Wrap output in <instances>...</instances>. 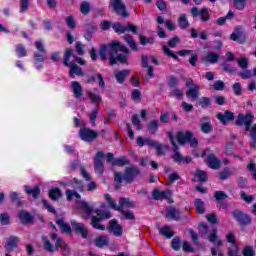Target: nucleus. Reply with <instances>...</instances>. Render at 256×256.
Listing matches in <instances>:
<instances>
[{"instance_id":"nucleus-1","label":"nucleus","mask_w":256,"mask_h":256,"mask_svg":"<svg viewBox=\"0 0 256 256\" xmlns=\"http://www.w3.org/2000/svg\"><path fill=\"white\" fill-rule=\"evenodd\" d=\"M253 119H255V115L251 112L246 114L239 113L236 118L235 125L236 127L245 126V131L250 132V147L256 150V124L253 125ZM251 125L253 126L251 127Z\"/></svg>"},{"instance_id":"nucleus-2","label":"nucleus","mask_w":256,"mask_h":256,"mask_svg":"<svg viewBox=\"0 0 256 256\" xmlns=\"http://www.w3.org/2000/svg\"><path fill=\"white\" fill-rule=\"evenodd\" d=\"M121 51L124 55H130L131 50L125 45H121L119 40H112L110 44H102L99 49L101 61H107V55H117Z\"/></svg>"},{"instance_id":"nucleus-3","label":"nucleus","mask_w":256,"mask_h":256,"mask_svg":"<svg viewBox=\"0 0 256 256\" xmlns=\"http://www.w3.org/2000/svg\"><path fill=\"white\" fill-rule=\"evenodd\" d=\"M141 170L137 168V166H130L125 169L124 175L121 172H114V181L116 183L115 189L119 191L121 189V183H123V179L126 183H133L136 177L140 175Z\"/></svg>"},{"instance_id":"nucleus-4","label":"nucleus","mask_w":256,"mask_h":256,"mask_svg":"<svg viewBox=\"0 0 256 256\" xmlns=\"http://www.w3.org/2000/svg\"><path fill=\"white\" fill-rule=\"evenodd\" d=\"M72 55H73V49L66 48L64 51L63 65L65 67H70L69 77L71 79H75V75H77L78 77H83V75H85V72H83V69L81 67L71 62Z\"/></svg>"},{"instance_id":"nucleus-5","label":"nucleus","mask_w":256,"mask_h":256,"mask_svg":"<svg viewBox=\"0 0 256 256\" xmlns=\"http://www.w3.org/2000/svg\"><path fill=\"white\" fill-rule=\"evenodd\" d=\"M108 9L111 13H114V15L122 17V19H129L130 13L125 3H123V0H110Z\"/></svg>"},{"instance_id":"nucleus-6","label":"nucleus","mask_w":256,"mask_h":256,"mask_svg":"<svg viewBox=\"0 0 256 256\" xmlns=\"http://www.w3.org/2000/svg\"><path fill=\"white\" fill-rule=\"evenodd\" d=\"M176 139L179 145H187V143L192 147L193 149L197 148L199 146V140L197 138L193 137V132L191 130H187L186 132L178 131L176 133Z\"/></svg>"},{"instance_id":"nucleus-7","label":"nucleus","mask_w":256,"mask_h":256,"mask_svg":"<svg viewBox=\"0 0 256 256\" xmlns=\"http://www.w3.org/2000/svg\"><path fill=\"white\" fill-rule=\"evenodd\" d=\"M232 216L236 219L238 225L240 227H247V225H251L253 219L251 215L241 211V210H234L232 211Z\"/></svg>"},{"instance_id":"nucleus-8","label":"nucleus","mask_w":256,"mask_h":256,"mask_svg":"<svg viewBox=\"0 0 256 256\" xmlns=\"http://www.w3.org/2000/svg\"><path fill=\"white\" fill-rule=\"evenodd\" d=\"M79 137L81 141H85V143H93V141L99 137V132L91 128L83 127L79 130Z\"/></svg>"},{"instance_id":"nucleus-9","label":"nucleus","mask_w":256,"mask_h":256,"mask_svg":"<svg viewBox=\"0 0 256 256\" xmlns=\"http://www.w3.org/2000/svg\"><path fill=\"white\" fill-rule=\"evenodd\" d=\"M104 158L105 153L103 151L97 152L94 157V171L98 175H103V173L105 172V164L103 163Z\"/></svg>"},{"instance_id":"nucleus-10","label":"nucleus","mask_w":256,"mask_h":256,"mask_svg":"<svg viewBox=\"0 0 256 256\" xmlns=\"http://www.w3.org/2000/svg\"><path fill=\"white\" fill-rule=\"evenodd\" d=\"M191 15L193 17H201V21H203V23H207L211 19V14L207 7H203L200 10L197 7H192Z\"/></svg>"},{"instance_id":"nucleus-11","label":"nucleus","mask_w":256,"mask_h":256,"mask_svg":"<svg viewBox=\"0 0 256 256\" xmlns=\"http://www.w3.org/2000/svg\"><path fill=\"white\" fill-rule=\"evenodd\" d=\"M106 229L108 233H113L115 237H121V235H123V226L119 224V221H117V219L110 220Z\"/></svg>"},{"instance_id":"nucleus-12","label":"nucleus","mask_w":256,"mask_h":256,"mask_svg":"<svg viewBox=\"0 0 256 256\" xmlns=\"http://www.w3.org/2000/svg\"><path fill=\"white\" fill-rule=\"evenodd\" d=\"M71 225L76 235H81L82 239H87V237H89V229L85 227V224L73 220L71 221Z\"/></svg>"},{"instance_id":"nucleus-13","label":"nucleus","mask_w":256,"mask_h":256,"mask_svg":"<svg viewBox=\"0 0 256 256\" xmlns=\"http://www.w3.org/2000/svg\"><path fill=\"white\" fill-rule=\"evenodd\" d=\"M171 192L169 190L161 191L159 188H156L152 191V197L154 201H163L166 199V201H169V203H173V200H171Z\"/></svg>"},{"instance_id":"nucleus-14","label":"nucleus","mask_w":256,"mask_h":256,"mask_svg":"<svg viewBox=\"0 0 256 256\" xmlns=\"http://www.w3.org/2000/svg\"><path fill=\"white\" fill-rule=\"evenodd\" d=\"M80 211L82 213L81 214L82 219L87 221V219H89V217L93 215L94 208L93 206L89 205L88 202L82 200L80 201Z\"/></svg>"},{"instance_id":"nucleus-15","label":"nucleus","mask_w":256,"mask_h":256,"mask_svg":"<svg viewBox=\"0 0 256 256\" xmlns=\"http://www.w3.org/2000/svg\"><path fill=\"white\" fill-rule=\"evenodd\" d=\"M166 219L168 221H181V211L175 206L166 208Z\"/></svg>"},{"instance_id":"nucleus-16","label":"nucleus","mask_w":256,"mask_h":256,"mask_svg":"<svg viewBox=\"0 0 256 256\" xmlns=\"http://www.w3.org/2000/svg\"><path fill=\"white\" fill-rule=\"evenodd\" d=\"M216 118L219 119L222 125H227L228 123H230V121H235V113L229 110H226L224 111V113L219 112L216 115Z\"/></svg>"},{"instance_id":"nucleus-17","label":"nucleus","mask_w":256,"mask_h":256,"mask_svg":"<svg viewBox=\"0 0 256 256\" xmlns=\"http://www.w3.org/2000/svg\"><path fill=\"white\" fill-rule=\"evenodd\" d=\"M19 245V237L10 236L4 245V249L7 253H11V251H15Z\"/></svg>"},{"instance_id":"nucleus-18","label":"nucleus","mask_w":256,"mask_h":256,"mask_svg":"<svg viewBox=\"0 0 256 256\" xmlns=\"http://www.w3.org/2000/svg\"><path fill=\"white\" fill-rule=\"evenodd\" d=\"M200 131L205 133V135H209L213 131V125H211V121L209 116H203L200 120Z\"/></svg>"},{"instance_id":"nucleus-19","label":"nucleus","mask_w":256,"mask_h":256,"mask_svg":"<svg viewBox=\"0 0 256 256\" xmlns=\"http://www.w3.org/2000/svg\"><path fill=\"white\" fill-rule=\"evenodd\" d=\"M127 62L128 60L125 54L109 55V65L111 67H113V65H117V63L127 65Z\"/></svg>"},{"instance_id":"nucleus-20","label":"nucleus","mask_w":256,"mask_h":256,"mask_svg":"<svg viewBox=\"0 0 256 256\" xmlns=\"http://www.w3.org/2000/svg\"><path fill=\"white\" fill-rule=\"evenodd\" d=\"M129 75H131V70L129 69L118 70L114 72V77L117 83H119L120 85H123V83H125V80L127 79V77H129Z\"/></svg>"},{"instance_id":"nucleus-21","label":"nucleus","mask_w":256,"mask_h":256,"mask_svg":"<svg viewBox=\"0 0 256 256\" xmlns=\"http://www.w3.org/2000/svg\"><path fill=\"white\" fill-rule=\"evenodd\" d=\"M56 225H58L61 233H65V235H71L73 233V229L71 225L65 222L62 218L56 219Z\"/></svg>"},{"instance_id":"nucleus-22","label":"nucleus","mask_w":256,"mask_h":256,"mask_svg":"<svg viewBox=\"0 0 256 256\" xmlns=\"http://www.w3.org/2000/svg\"><path fill=\"white\" fill-rule=\"evenodd\" d=\"M62 251V255L63 256H69V254L71 253V247H69V244L64 243L63 246V239H58L55 242V251Z\"/></svg>"},{"instance_id":"nucleus-23","label":"nucleus","mask_w":256,"mask_h":256,"mask_svg":"<svg viewBox=\"0 0 256 256\" xmlns=\"http://www.w3.org/2000/svg\"><path fill=\"white\" fill-rule=\"evenodd\" d=\"M207 165L210 169H219L221 168V160L215 154H208Z\"/></svg>"},{"instance_id":"nucleus-24","label":"nucleus","mask_w":256,"mask_h":256,"mask_svg":"<svg viewBox=\"0 0 256 256\" xmlns=\"http://www.w3.org/2000/svg\"><path fill=\"white\" fill-rule=\"evenodd\" d=\"M34 66L38 71H41L45 66V54L34 52Z\"/></svg>"},{"instance_id":"nucleus-25","label":"nucleus","mask_w":256,"mask_h":256,"mask_svg":"<svg viewBox=\"0 0 256 256\" xmlns=\"http://www.w3.org/2000/svg\"><path fill=\"white\" fill-rule=\"evenodd\" d=\"M94 245L98 249H103V247H107L109 245V236L100 235L94 239Z\"/></svg>"},{"instance_id":"nucleus-26","label":"nucleus","mask_w":256,"mask_h":256,"mask_svg":"<svg viewBox=\"0 0 256 256\" xmlns=\"http://www.w3.org/2000/svg\"><path fill=\"white\" fill-rule=\"evenodd\" d=\"M95 31H97V27H95V25L93 24H85L84 25V39L86 41H91V39H93V33H95Z\"/></svg>"},{"instance_id":"nucleus-27","label":"nucleus","mask_w":256,"mask_h":256,"mask_svg":"<svg viewBox=\"0 0 256 256\" xmlns=\"http://www.w3.org/2000/svg\"><path fill=\"white\" fill-rule=\"evenodd\" d=\"M18 217H19L21 223H23V225L33 223V221H34L33 215H31V213H29L25 210H20Z\"/></svg>"},{"instance_id":"nucleus-28","label":"nucleus","mask_w":256,"mask_h":256,"mask_svg":"<svg viewBox=\"0 0 256 256\" xmlns=\"http://www.w3.org/2000/svg\"><path fill=\"white\" fill-rule=\"evenodd\" d=\"M71 86L75 99H81L83 97V86L77 81H72Z\"/></svg>"},{"instance_id":"nucleus-29","label":"nucleus","mask_w":256,"mask_h":256,"mask_svg":"<svg viewBox=\"0 0 256 256\" xmlns=\"http://www.w3.org/2000/svg\"><path fill=\"white\" fill-rule=\"evenodd\" d=\"M24 191L27 195H31L33 199H39V195H41V188L39 186L31 188L30 186L24 185Z\"/></svg>"},{"instance_id":"nucleus-30","label":"nucleus","mask_w":256,"mask_h":256,"mask_svg":"<svg viewBox=\"0 0 256 256\" xmlns=\"http://www.w3.org/2000/svg\"><path fill=\"white\" fill-rule=\"evenodd\" d=\"M219 61V54L215 52H208L207 55L202 58V63H211L212 65H215Z\"/></svg>"},{"instance_id":"nucleus-31","label":"nucleus","mask_w":256,"mask_h":256,"mask_svg":"<svg viewBox=\"0 0 256 256\" xmlns=\"http://www.w3.org/2000/svg\"><path fill=\"white\" fill-rule=\"evenodd\" d=\"M233 176V171H231V168L224 167L219 173H218V179L220 181H227V179H230Z\"/></svg>"},{"instance_id":"nucleus-32","label":"nucleus","mask_w":256,"mask_h":256,"mask_svg":"<svg viewBox=\"0 0 256 256\" xmlns=\"http://www.w3.org/2000/svg\"><path fill=\"white\" fill-rule=\"evenodd\" d=\"M190 35L192 37V39H197L198 37L200 39H202V41H207V39H209V34H207V31H202L199 33H197V29L195 28H191L190 29Z\"/></svg>"},{"instance_id":"nucleus-33","label":"nucleus","mask_w":256,"mask_h":256,"mask_svg":"<svg viewBox=\"0 0 256 256\" xmlns=\"http://www.w3.org/2000/svg\"><path fill=\"white\" fill-rule=\"evenodd\" d=\"M101 221L102 220L97 216H91L90 225L93 227V229H96L97 231H105V225H102Z\"/></svg>"},{"instance_id":"nucleus-34","label":"nucleus","mask_w":256,"mask_h":256,"mask_svg":"<svg viewBox=\"0 0 256 256\" xmlns=\"http://www.w3.org/2000/svg\"><path fill=\"white\" fill-rule=\"evenodd\" d=\"M125 165H131V162L127 159V156H121L112 161L113 167H125Z\"/></svg>"},{"instance_id":"nucleus-35","label":"nucleus","mask_w":256,"mask_h":256,"mask_svg":"<svg viewBox=\"0 0 256 256\" xmlns=\"http://www.w3.org/2000/svg\"><path fill=\"white\" fill-rule=\"evenodd\" d=\"M124 41L127 43V45L132 49V51H139V48L137 47V42H135V39L133 36L126 34L123 36Z\"/></svg>"},{"instance_id":"nucleus-36","label":"nucleus","mask_w":256,"mask_h":256,"mask_svg":"<svg viewBox=\"0 0 256 256\" xmlns=\"http://www.w3.org/2000/svg\"><path fill=\"white\" fill-rule=\"evenodd\" d=\"M147 131L151 133V135H155L159 131V120L153 119L147 124Z\"/></svg>"},{"instance_id":"nucleus-37","label":"nucleus","mask_w":256,"mask_h":256,"mask_svg":"<svg viewBox=\"0 0 256 256\" xmlns=\"http://www.w3.org/2000/svg\"><path fill=\"white\" fill-rule=\"evenodd\" d=\"M194 206L196 208V213H198V215H203L205 213V202H203L202 199L196 198L194 200Z\"/></svg>"},{"instance_id":"nucleus-38","label":"nucleus","mask_w":256,"mask_h":256,"mask_svg":"<svg viewBox=\"0 0 256 256\" xmlns=\"http://www.w3.org/2000/svg\"><path fill=\"white\" fill-rule=\"evenodd\" d=\"M48 197L52 200V201H57V199L63 197V193H61V189L59 187H55L52 188L49 193H48Z\"/></svg>"},{"instance_id":"nucleus-39","label":"nucleus","mask_w":256,"mask_h":256,"mask_svg":"<svg viewBox=\"0 0 256 256\" xmlns=\"http://www.w3.org/2000/svg\"><path fill=\"white\" fill-rule=\"evenodd\" d=\"M15 53L18 59H21L23 57H27V48L23 44H17L15 46Z\"/></svg>"},{"instance_id":"nucleus-40","label":"nucleus","mask_w":256,"mask_h":256,"mask_svg":"<svg viewBox=\"0 0 256 256\" xmlns=\"http://www.w3.org/2000/svg\"><path fill=\"white\" fill-rule=\"evenodd\" d=\"M104 199L107 201L108 206L113 209L114 211H119V204L117 205V202L113 197H111L110 194H104Z\"/></svg>"},{"instance_id":"nucleus-41","label":"nucleus","mask_w":256,"mask_h":256,"mask_svg":"<svg viewBox=\"0 0 256 256\" xmlns=\"http://www.w3.org/2000/svg\"><path fill=\"white\" fill-rule=\"evenodd\" d=\"M134 204L129 198L121 197L119 199V211H122L124 207H127L128 209H131Z\"/></svg>"},{"instance_id":"nucleus-42","label":"nucleus","mask_w":256,"mask_h":256,"mask_svg":"<svg viewBox=\"0 0 256 256\" xmlns=\"http://www.w3.org/2000/svg\"><path fill=\"white\" fill-rule=\"evenodd\" d=\"M112 29L118 35H123V33H127V25L123 26L120 22H115L112 24Z\"/></svg>"},{"instance_id":"nucleus-43","label":"nucleus","mask_w":256,"mask_h":256,"mask_svg":"<svg viewBox=\"0 0 256 256\" xmlns=\"http://www.w3.org/2000/svg\"><path fill=\"white\" fill-rule=\"evenodd\" d=\"M95 213L97 215V218L101 221H105L106 219H111L112 215L110 211H103L101 209H96Z\"/></svg>"},{"instance_id":"nucleus-44","label":"nucleus","mask_w":256,"mask_h":256,"mask_svg":"<svg viewBox=\"0 0 256 256\" xmlns=\"http://www.w3.org/2000/svg\"><path fill=\"white\" fill-rule=\"evenodd\" d=\"M149 147L156 150L157 155H163V145L161 143L156 142L155 140H148Z\"/></svg>"},{"instance_id":"nucleus-45","label":"nucleus","mask_w":256,"mask_h":256,"mask_svg":"<svg viewBox=\"0 0 256 256\" xmlns=\"http://www.w3.org/2000/svg\"><path fill=\"white\" fill-rule=\"evenodd\" d=\"M178 25L180 29H189V20L187 19V14H182L178 18Z\"/></svg>"},{"instance_id":"nucleus-46","label":"nucleus","mask_w":256,"mask_h":256,"mask_svg":"<svg viewBox=\"0 0 256 256\" xmlns=\"http://www.w3.org/2000/svg\"><path fill=\"white\" fill-rule=\"evenodd\" d=\"M195 177H197L199 183H207L209 181V177L207 176V172L203 170H196Z\"/></svg>"},{"instance_id":"nucleus-47","label":"nucleus","mask_w":256,"mask_h":256,"mask_svg":"<svg viewBox=\"0 0 256 256\" xmlns=\"http://www.w3.org/2000/svg\"><path fill=\"white\" fill-rule=\"evenodd\" d=\"M138 37H139L140 45H143V47H145V45H153V43H155V38L153 37L148 38L143 34H139Z\"/></svg>"},{"instance_id":"nucleus-48","label":"nucleus","mask_w":256,"mask_h":256,"mask_svg":"<svg viewBox=\"0 0 256 256\" xmlns=\"http://www.w3.org/2000/svg\"><path fill=\"white\" fill-rule=\"evenodd\" d=\"M241 35H243V27L236 26L235 27V32H233L230 35V39H231V41H237L241 37Z\"/></svg>"},{"instance_id":"nucleus-49","label":"nucleus","mask_w":256,"mask_h":256,"mask_svg":"<svg viewBox=\"0 0 256 256\" xmlns=\"http://www.w3.org/2000/svg\"><path fill=\"white\" fill-rule=\"evenodd\" d=\"M127 221H135V214L131 210H118Z\"/></svg>"},{"instance_id":"nucleus-50","label":"nucleus","mask_w":256,"mask_h":256,"mask_svg":"<svg viewBox=\"0 0 256 256\" xmlns=\"http://www.w3.org/2000/svg\"><path fill=\"white\" fill-rule=\"evenodd\" d=\"M72 187L79 191V193H83L85 187L83 186V182L77 178L72 179Z\"/></svg>"},{"instance_id":"nucleus-51","label":"nucleus","mask_w":256,"mask_h":256,"mask_svg":"<svg viewBox=\"0 0 256 256\" xmlns=\"http://www.w3.org/2000/svg\"><path fill=\"white\" fill-rule=\"evenodd\" d=\"M187 97H191V99H199V86H195V88H190L186 92Z\"/></svg>"},{"instance_id":"nucleus-52","label":"nucleus","mask_w":256,"mask_h":256,"mask_svg":"<svg viewBox=\"0 0 256 256\" xmlns=\"http://www.w3.org/2000/svg\"><path fill=\"white\" fill-rule=\"evenodd\" d=\"M91 11V4L87 1H83L80 4V12L82 13V15H89Z\"/></svg>"},{"instance_id":"nucleus-53","label":"nucleus","mask_w":256,"mask_h":256,"mask_svg":"<svg viewBox=\"0 0 256 256\" xmlns=\"http://www.w3.org/2000/svg\"><path fill=\"white\" fill-rule=\"evenodd\" d=\"M87 97L90 99L91 103H101L103 101V98L100 95L94 94L91 91L87 92Z\"/></svg>"},{"instance_id":"nucleus-54","label":"nucleus","mask_w":256,"mask_h":256,"mask_svg":"<svg viewBox=\"0 0 256 256\" xmlns=\"http://www.w3.org/2000/svg\"><path fill=\"white\" fill-rule=\"evenodd\" d=\"M10 199L12 203H15L17 207H23V201H21V198H19V194L17 192H12L10 194Z\"/></svg>"},{"instance_id":"nucleus-55","label":"nucleus","mask_w":256,"mask_h":256,"mask_svg":"<svg viewBox=\"0 0 256 256\" xmlns=\"http://www.w3.org/2000/svg\"><path fill=\"white\" fill-rule=\"evenodd\" d=\"M233 151H235V143L233 142H227L225 147H224V153L228 156L231 157L233 155Z\"/></svg>"},{"instance_id":"nucleus-56","label":"nucleus","mask_w":256,"mask_h":256,"mask_svg":"<svg viewBox=\"0 0 256 256\" xmlns=\"http://www.w3.org/2000/svg\"><path fill=\"white\" fill-rule=\"evenodd\" d=\"M43 245H44L45 251H47L48 253H55V251H57L55 250V246H53L51 241L47 238L43 240Z\"/></svg>"},{"instance_id":"nucleus-57","label":"nucleus","mask_w":256,"mask_h":256,"mask_svg":"<svg viewBox=\"0 0 256 256\" xmlns=\"http://www.w3.org/2000/svg\"><path fill=\"white\" fill-rule=\"evenodd\" d=\"M198 233L200 237H205L209 233V226H207L204 222L198 225Z\"/></svg>"},{"instance_id":"nucleus-58","label":"nucleus","mask_w":256,"mask_h":256,"mask_svg":"<svg viewBox=\"0 0 256 256\" xmlns=\"http://www.w3.org/2000/svg\"><path fill=\"white\" fill-rule=\"evenodd\" d=\"M160 235H163L164 237H166V239H171L173 238V232L169 231V226H163L160 230H159Z\"/></svg>"},{"instance_id":"nucleus-59","label":"nucleus","mask_w":256,"mask_h":256,"mask_svg":"<svg viewBox=\"0 0 256 256\" xmlns=\"http://www.w3.org/2000/svg\"><path fill=\"white\" fill-rule=\"evenodd\" d=\"M98 115H99V106L96 105L89 116L91 125H95V121Z\"/></svg>"},{"instance_id":"nucleus-60","label":"nucleus","mask_w":256,"mask_h":256,"mask_svg":"<svg viewBox=\"0 0 256 256\" xmlns=\"http://www.w3.org/2000/svg\"><path fill=\"white\" fill-rule=\"evenodd\" d=\"M242 255L243 256H255V248L253 246H244L242 249Z\"/></svg>"},{"instance_id":"nucleus-61","label":"nucleus","mask_w":256,"mask_h":256,"mask_svg":"<svg viewBox=\"0 0 256 256\" xmlns=\"http://www.w3.org/2000/svg\"><path fill=\"white\" fill-rule=\"evenodd\" d=\"M141 97H142L141 90L139 89L132 90L131 98L135 103H141Z\"/></svg>"},{"instance_id":"nucleus-62","label":"nucleus","mask_w":256,"mask_h":256,"mask_svg":"<svg viewBox=\"0 0 256 256\" xmlns=\"http://www.w3.org/2000/svg\"><path fill=\"white\" fill-rule=\"evenodd\" d=\"M199 105L200 107H202V109H207V107H211V98L209 97L200 98Z\"/></svg>"},{"instance_id":"nucleus-63","label":"nucleus","mask_w":256,"mask_h":256,"mask_svg":"<svg viewBox=\"0 0 256 256\" xmlns=\"http://www.w3.org/2000/svg\"><path fill=\"white\" fill-rule=\"evenodd\" d=\"M66 25L72 31L77 27V23L75 22V17L68 16L66 17Z\"/></svg>"},{"instance_id":"nucleus-64","label":"nucleus","mask_w":256,"mask_h":256,"mask_svg":"<svg viewBox=\"0 0 256 256\" xmlns=\"http://www.w3.org/2000/svg\"><path fill=\"white\" fill-rule=\"evenodd\" d=\"M247 171H249V173H251L254 181H256V164L255 162H250L248 163V165L246 166Z\"/></svg>"}]
</instances>
